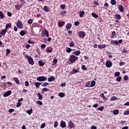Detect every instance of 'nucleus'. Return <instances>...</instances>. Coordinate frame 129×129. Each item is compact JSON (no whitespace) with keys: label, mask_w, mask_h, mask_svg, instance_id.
<instances>
[{"label":"nucleus","mask_w":129,"mask_h":129,"mask_svg":"<svg viewBox=\"0 0 129 129\" xmlns=\"http://www.w3.org/2000/svg\"><path fill=\"white\" fill-rule=\"evenodd\" d=\"M70 62L71 64H73V63H75L77 60H78V57L75 56L74 54H72L70 55Z\"/></svg>","instance_id":"f257e3e1"},{"label":"nucleus","mask_w":129,"mask_h":129,"mask_svg":"<svg viewBox=\"0 0 129 129\" xmlns=\"http://www.w3.org/2000/svg\"><path fill=\"white\" fill-rule=\"evenodd\" d=\"M25 57L28 59L29 64H30V65H34L35 64V62H34V60L33 59V58L31 57V56L26 55L25 56Z\"/></svg>","instance_id":"f03ea898"},{"label":"nucleus","mask_w":129,"mask_h":129,"mask_svg":"<svg viewBox=\"0 0 129 129\" xmlns=\"http://www.w3.org/2000/svg\"><path fill=\"white\" fill-rule=\"evenodd\" d=\"M122 43V39H120L119 41L111 40L110 41L111 45H118Z\"/></svg>","instance_id":"7ed1b4c3"},{"label":"nucleus","mask_w":129,"mask_h":129,"mask_svg":"<svg viewBox=\"0 0 129 129\" xmlns=\"http://www.w3.org/2000/svg\"><path fill=\"white\" fill-rule=\"evenodd\" d=\"M37 80L39 82H42V81H46V80H47V78L44 76H40L37 78Z\"/></svg>","instance_id":"20e7f679"},{"label":"nucleus","mask_w":129,"mask_h":129,"mask_svg":"<svg viewBox=\"0 0 129 129\" xmlns=\"http://www.w3.org/2000/svg\"><path fill=\"white\" fill-rule=\"evenodd\" d=\"M41 35L42 37H45V36H46L47 38H49V31L46 29L43 30Z\"/></svg>","instance_id":"39448f33"},{"label":"nucleus","mask_w":129,"mask_h":129,"mask_svg":"<svg viewBox=\"0 0 129 129\" xmlns=\"http://www.w3.org/2000/svg\"><path fill=\"white\" fill-rule=\"evenodd\" d=\"M17 26L19 29H23V22L20 21V20L17 23Z\"/></svg>","instance_id":"423d86ee"},{"label":"nucleus","mask_w":129,"mask_h":129,"mask_svg":"<svg viewBox=\"0 0 129 129\" xmlns=\"http://www.w3.org/2000/svg\"><path fill=\"white\" fill-rule=\"evenodd\" d=\"M12 94V91L9 90L6 92L4 94L3 96L4 97H8V96H10Z\"/></svg>","instance_id":"0eeeda50"},{"label":"nucleus","mask_w":129,"mask_h":129,"mask_svg":"<svg viewBox=\"0 0 129 129\" xmlns=\"http://www.w3.org/2000/svg\"><path fill=\"white\" fill-rule=\"evenodd\" d=\"M74 127V123L72 120H70L68 122V127L69 128H73Z\"/></svg>","instance_id":"6e6552de"},{"label":"nucleus","mask_w":129,"mask_h":129,"mask_svg":"<svg viewBox=\"0 0 129 129\" xmlns=\"http://www.w3.org/2000/svg\"><path fill=\"white\" fill-rule=\"evenodd\" d=\"M106 66L107 68H110L112 66V62L109 60L106 61Z\"/></svg>","instance_id":"1a4fd4ad"},{"label":"nucleus","mask_w":129,"mask_h":129,"mask_svg":"<svg viewBox=\"0 0 129 129\" xmlns=\"http://www.w3.org/2000/svg\"><path fill=\"white\" fill-rule=\"evenodd\" d=\"M118 9L119 10V11H120V12L121 13H124V11L123 10H124V8H123V6H122V5H119L118 6Z\"/></svg>","instance_id":"9d476101"},{"label":"nucleus","mask_w":129,"mask_h":129,"mask_svg":"<svg viewBox=\"0 0 129 129\" xmlns=\"http://www.w3.org/2000/svg\"><path fill=\"white\" fill-rule=\"evenodd\" d=\"M60 124L61 127H62V128L66 127V122L64 121L63 120H62L60 121Z\"/></svg>","instance_id":"9b49d317"},{"label":"nucleus","mask_w":129,"mask_h":129,"mask_svg":"<svg viewBox=\"0 0 129 129\" xmlns=\"http://www.w3.org/2000/svg\"><path fill=\"white\" fill-rule=\"evenodd\" d=\"M6 33H8V30L6 29H3L1 32H0V35H2V36H5L6 35Z\"/></svg>","instance_id":"f8f14e48"},{"label":"nucleus","mask_w":129,"mask_h":129,"mask_svg":"<svg viewBox=\"0 0 129 129\" xmlns=\"http://www.w3.org/2000/svg\"><path fill=\"white\" fill-rule=\"evenodd\" d=\"M79 14L80 18H83V17H84V15H85V11H79Z\"/></svg>","instance_id":"ddd939ff"},{"label":"nucleus","mask_w":129,"mask_h":129,"mask_svg":"<svg viewBox=\"0 0 129 129\" xmlns=\"http://www.w3.org/2000/svg\"><path fill=\"white\" fill-rule=\"evenodd\" d=\"M52 51H53V48L50 47H47L46 49V53H52Z\"/></svg>","instance_id":"4468645a"},{"label":"nucleus","mask_w":129,"mask_h":129,"mask_svg":"<svg viewBox=\"0 0 129 129\" xmlns=\"http://www.w3.org/2000/svg\"><path fill=\"white\" fill-rule=\"evenodd\" d=\"M114 17L116 20H118V21H120V20H121V16L119 14H115Z\"/></svg>","instance_id":"2eb2a0df"},{"label":"nucleus","mask_w":129,"mask_h":129,"mask_svg":"<svg viewBox=\"0 0 129 129\" xmlns=\"http://www.w3.org/2000/svg\"><path fill=\"white\" fill-rule=\"evenodd\" d=\"M26 34H27V31L26 30H22L20 32V35H21L22 37L25 36Z\"/></svg>","instance_id":"dca6fc26"},{"label":"nucleus","mask_w":129,"mask_h":129,"mask_svg":"<svg viewBox=\"0 0 129 129\" xmlns=\"http://www.w3.org/2000/svg\"><path fill=\"white\" fill-rule=\"evenodd\" d=\"M12 28V23H8L6 25L5 29L8 31L9 29H11Z\"/></svg>","instance_id":"f3484780"},{"label":"nucleus","mask_w":129,"mask_h":129,"mask_svg":"<svg viewBox=\"0 0 129 129\" xmlns=\"http://www.w3.org/2000/svg\"><path fill=\"white\" fill-rule=\"evenodd\" d=\"M15 7L16 10H17L18 11H20L21 7H23V5L21 4L20 5V4H18V5H16Z\"/></svg>","instance_id":"a211bd4d"},{"label":"nucleus","mask_w":129,"mask_h":129,"mask_svg":"<svg viewBox=\"0 0 129 129\" xmlns=\"http://www.w3.org/2000/svg\"><path fill=\"white\" fill-rule=\"evenodd\" d=\"M72 27V24L71 23H68L66 25V28L67 30H70Z\"/></svg>","instance_id":"6ab92c4d"},{"label":"nucleus","mask_w":129,"mask_h":129,"mask_svg":"<svg viewBox=\"0 0 129 129\" xmlns=\"http://www.w3.org/2000/svg\"><path fill=\"white\" fill-rule=\"evenodd\" d=\"M79 36L81 38H84V37H85V33L83 31H80L79 33Z\"/></svg>","instance_id":"aec40b11"},{"label":"nucleus","mask_w":129,"mask_h":129,"mask_svg":"<svg viewBox=\"0 0 129 129\" xmlns=\"http://www.w3.org/2000/svg\"><path fill=\"white\" fill-rule=\"evenodd\" d=\"M106 44H103V45L99 44L98 45V48L99 49H104V48H106Z\"/></svg>","instance_id":"412c9836"},{"label":"nucleus","mask_w":129,"mask_h":129,"mask_svg":"<svg viewBox=\"0 0 129 129\" xmlns=\"http://www.w3.org/2000/svg\"><path fill=\"white\" fill-rule=\"evenodd\" d=\"M111 38L113 39V38H116V33L115 31H112L111 34Z\"/></svg>","instance_id":"4be33fe9"},{"label":"nucleus","mask_w":129,"mask_h":129,"mask_svg":"<svg viewBox=\"0 0 129 129\" xmlns=\"http://www.w3.org/2000/svg\"><path fill=\"white\" fill-rule=\"evenodd\" d=\"M13 80L16 82V84H19V83H20V80L17 77L13 78Z\"/></svg>","instance_id":"5701e85b"},{"label":"nucleus","mask_w":129,"mask_h":129,"mask_svg":"<svg viewBox=\"0 0 129 129\" xmlns=\"http://www.w3.org/2000/svg\"><path fill=\"white\" fill-rule=\"evenodd\" d=\"M54 80H55V77L53 76H51L48 79V82H52V81H54Z\"/></svg>","instance_id":"b1692460"},{"label":"nucleus","mask_w":129,"mask_h":129,"mask_svg":"<svg viewBox=\"0 0 129 129\" xmlns=\"http://www.w3.org/2000/svg\"><path fill=\"white\" fill-rule=\"evenodd\" d=\"M100 96H101V97L103 98V100H107V98H106L105 96H104V93L100 94Z\"/></svg>","instance_id":"393cba45"},{"label":"nucleus","mask_w":129,"mask_h":129,"mask_svg":"<svg viewBox=\"0 0 129 129\" xmlns=\"http://www.w3.org/2000/svg\"><path fill=\"white\" fill-rule=\"evenodd\" d=\"M41 84H42V83H39L38 82H36L35 83V85L36 88H39V87H40V85H41Z\"/></svg>","instance_id":"a878e982"},{"label":"nucleus","mask_w":129,"mask_h":129,"mask_svg":"<svg viewBox=\"0 0 129 129\" xmlns=\"http://www.w3.org/2000/svg\"><path fill=\"white\" fill-rule=\"evenodd\" d=\"M37 95L38 96L39 100H42V99H43V96L40 93H38Z\"/></svg>","instance_id":"bb28decb"},{"label":"nucleus","mask_w":129,"mask_h":129,"mask_svg":"<svg viewBox=\"0 0 129 129\" xmlns=\"http://www.w3.org/2000/svg\"><path fill=\"white\" fill-rule=\"evenodd\" d=\"M38 64L39 65V66H44V65H45V62H43V60H39L38 61Z\"/></svg>","instance_id":"cd10ccee"},{"label":"nucleus","mask_w":129,"mask_h":129,"mask_svg":"<svg viewBox=\"0 0 129 129\" xmlns=\"http://www.w3.org/2000/svg\"><path fill=\"white\" fill-rule=\"evenodd\" d=\"M58 96L59 97L63 98L65 96V93H64L63 92L59 93H58Z\"/></svg>","instance_id":"c85d7f7f"},{"label":"nucleus","mask_w":129,"mask_h":129,"mask_svg":"<svg viewBox=\"0 0 129 129\" xmlns=\"http://www.w3.org/2000/svg\"><path fill=\"white\" fill-rule=\"evenodd\" d=\"M80 50H76L74 53V54L75 55H76V56H79V55H80Z\"/></svg>","instance_id":"c756f323"},{"label":"nucleus","mask_w":129,"mask_h":129,"mask_svg":"<svg viewBox=\"0 0 129 129\" xmlns=\"http://www.w3.org/2000/svg\"><path fill=\"white\" fill-rule=\"evenodd\" d=\"M120 75V72H116L114 73V77H119Z\"/></svg>","instance_id":"7c9ffc66"},{"label":"nucleus","mask_w":129,"mask_h":129,"mask_svg":"<svg viewBox=\"0 0 129 129\" xmlns=\"http://www.w3.org/2000/svg\"><path fill=\"white\" fill-rule=\"evenodd\" d=\"M43 10L44 12H49V7H48L47 6H45L44 7Z\"/></svg>","instance_id":"2f4dec72"},{"label":"nucleus","mask_w":129,"mask_h":129,"mask_svg":"<svg viewBox=\"0 0 129 129\" xmlns=\"http://www.w3.org/2000/svg\"><path fill=\"white\" fill-rule=\"evenodd\" d=\"M92 16L93 17V18H95V19H97L98 18V15L94 13H92Z\"/></svg>","instance_id":"473e14b6"},{"label":"nucleus","mask_w":129,"mask_h":129,"mask_svg":"<svg viewBox=\"0 0 129 129\" xmlns=\"http://www.w3.org/2000/svg\"><path fill=\"white\" fill-rule=\"evenodd\" d=\"M0 18L1 19H3L5 18V15L4 14V13L2 11H0Z\"/></svg>","instance_id":"72a5a7b5"},{"label":"nucleus","mask_w":129,"mask_h":129,"mask_svg":"<svg viewBox=\"0 0 129 129\" xmlns=\"http://www.w3.org/2000/svg\"><path fill=\"white\" fill-rule=\"evenodd\" d=\"M70 47H74L75 46V43L74 41H72L69 44Z\"/></svg>","instance_id":"f704fd0d"},{"label":"nucleus","mask_w":129,"mask_h":129,"mask_svg":"<svg viewBox=\"0 0 129 129\" xmlns=\"http://www.w3.org/2000/svg\"><path fill=\"white\" fill-rule=\"evenodd\" d=\"M113 113L114 114V115H116V114H118V113H119V110H114L113 111Z\"/></svg>","instance_id":"c9c22d12"},{"label":"nucleus","mask_w":129,"mask_h":129,"mask_svg":"<svg viewBox=\"0 0 129 129\" xmlns=\"http://www.w3.org/2000/svg\"><path fill=\"white\" fill-rule=\"evenodd\" d=\"M117 100V97L113 96L110 98V101H114V100Z\"/></svg>","instance_id":"e433bc0d"},{"label":"nucleus","mask_w":129,"mask_h":129,"mask_svg":"<svg viewBox=\"0 0 129 129\" xmlns=\"http://www.w3.org/2000/svg\"><path fill=\"white\" fill-rule=\"evenodd\" d=\"M27 113H28L29 115H31L32 114V113L33 112V109L31 108L30 110H28L26 111Z\"/></svg>","instance_id":"4c0bfd02"},{"label":"nucleus","mask_w":129,"mask_h":129,"mask_svg":"<svg viewBox=\"0 0 129 129\" xmlns=\"http://www.w3.org/2000/svg\"><path fill=\"white\" fill-rule=\"evenodd\" d=\"M111 5H112V6H115V5H116V1L111 0Z\"/></svg>","instance_id":"58836bf2"},{"label":"nucleus","mask_w":129,"mask_h":129,"mask_svg":"<svg viewBox=\"0 0 129 129\" xmlns=\"http://www.w3.org/2000/svg\"><path fill=\"white\" fill-rule=\"evenodd\" d=\"M33 22H34V21L33 20V19H30L28 20V24H29V25H31V24H33Z\"/></svg>","instance_id":"ea45409f"},{"label":"nucleus","mask_w":129,"mask_h":129,"mask_svg":"<svg viewBox=\"0 0 129 129\" xmlns=\"http://www.w3.org/2000/svg\"><path fill=\"white\" fill-rule=\"evenodd\" d=\"M48 85H49L48 83L44 82L43 84L41 85V86H42V87H46V86H48Z\"/></svg>","instance_id":"a19ab883"},{"label":"nucleus","mask_w":129,"mask_h":129,"mask_svg":"<svg viewBox=\"0 0 129 129\" xmlns=\"http://www.w3.org/2000/svg\"><path fill=\"white\" fill-rule=\"evenodd\" d=\"M71 51H72V49H71L70 47H68L66 48V51L67 53H71Z\"/></svg>","instance_id":"79ce46f5"},{"label":"nucleus","mask_w":129,"mask_h":129,"mask_svg":"<svg viewBox=\"0 0 129 129\" xmlns=\"http://www.w3.org/2000/svg\"><path fill=\"white\" fill-rule=\"evenodd\" d=\"M39 26V24L37 23H33L32 26L33 27V28H36L37 27H38Z\"/></svg>","instance_id":"37998d69"},{"label":"nucleus","mask_w":129,"mask_h":129,"mask_svg":"<svg viewBox=\"0 0 129 129\" xmlns=\"http://www.w3.org/2000/svg\"><path fill=\"white\" fill-rule=\"evenodd\" d=\"M94 86H95V81H92L91 83V87H94Z\"/></svg>","instance_id":"c03bdc74"},{"label":"nucleus","mask_w":129,"mask_h":129,"mask_svg":"<svg viewBox=\"0 0 129 129\" xmlns=\"http://www.w3.org/2000/svg\"><path fill=\"white\" fill-rule=\"evenodd\" d=\"M121 77H120V76H119V77H117L116 78V81L117 82H120V81H121Z\"/></svg>","instance_id":"a18cd8bd"},{"label":"nucleus","mask_w":129,"mask_h":129,"mask_svg":"<svg viewBox=\"0 0 129 129\" xmlns=\"http://www.w3.org/2000/svg\"><path fill=\"white\" fill-rule=\"evenodd\" d=\"M64 25H65V22H64V21H62L61 23L58 24V26L60 27H63V26H64Z\"/></svg>","instance_id":"49530a36"},{"label":"nucleus","mask_w":129,"mask_h":129,"mask_svg":"<svg viewBox=\"0 0 129 129\" xmlns=\"http://www.w3.org/2000/svg\"><path fill=\"white\" fill-rule=\"evenodd\" d=\"M11 53V50L9 49H6V56H8L9 54Z\"/></svg>","instance_id":"de8ad7c7"},{"label":"nucleus","mask_w":129,"mask_h":129,"mask_svg":"<svg viewBox=\"0 0 129 129\" xmlns=\"http://www.w3.org/2000/svg\"><path fill=\"white\" fill-rule=\"evenodd\" d=\"M82 70H84L85 71H86L87 70V68H86V66H85V65H83L82 66Z\"/></svg>","instance_id":"09e8293b"},{"label":"nucleus","mask_w":129,"mask_h":129,"mask_svg":"<svg viewBox=\"0 0 129 129\" xmlns=\"http://www.w3.org/2000/svg\"><path fill=\"white\" fill-rule=\"evenodd\" d=\"M123 79L125 81H127V80H128V76L125 75L123 77Z\"/></svg>","instance_id":"8fccbe9b"},{"label":"nucleus","mask_w":129,"mask_h":129,"mask_svg":"<svg viewBox=\"0 0 129 129\" xmlns=\"http://www.w3.org/2000/svg\"><path fill=\"white\" fill-rule=\"evenodd\" d=\"M66 8V6H65V5L61 4L60 5V9H61L62 10H64Z\"/></svg>","instance_id":"3c124183"},{"label":"nucleus","mask_w":129,"mask_h":129,"mask_svg":"<svg viewBox=\"0 0 129 129\" xmlns=\"http://www.w3.org/2000/svg\"><path fill=\"white\" fill-rule=\"evenodd\" d=\"M58 121H55L54 124V127H57L58 126Z\"/></svg>","instance_id":"603ef678"},{"label":"nucleus","mask_w":129,"mask_h":129,"mask_svg":"<svg viewBox=\"0 0 129 129\" xmlns=\"http://www.w3.org/2000/svg\"><path fill=\"white\" fill-rule=\"evenodd\" d=\"M104 7L105 9H107V8H108V3H105L104 4Z\"/></svg>","instance_id":"864d4df0"},{"label":"nucleus","mask_w":129,"mask_h":129,"mask_svg":"<svg viewBox=\"0 0 129 129\" xmlns=\"http://www.w3.org/2000/svg\"><path fill=\"white\" fill-rule=\"evenodd\" d=\"M46 47H47V45H46V44H42L41 45V49H44V48H46Z\"/></svg>","instance_id":"5fc2aeb1"},{"label":"nucleus","mask_w":129,"mask_h":129,"mask_svg":"<svg viewBox=\"0 0 129 129\" xmlns=\"http://www.w3.org/2000/svg\"><path fill=\"white\" fill-rule=\"evenodd\" d=\"M79 69H77V70H74L73 71L74 72V74H75L76 73H78L79 72Z\"/></svg>","instance_id":"6e6d98bb"},{"label":"nucleus","mask_w":129,"mask_h":129,"mask_svg":"<svg viewBox=\"0 0 129 129\" xmlns=\"http://www.w3.org/2000/svg\"><path fill=\"white\" fill-rule=\"evenodd\" d=\"M98 110H100V111H102L103 109H104V107L102 106L98 108Z\"/></svg>","instance_id":"4d7b16f0"},{"label":"nucleus","mask_w":129,"mask_h":129,"mask_svg":"<svg viewBox=\"0 0 129 129\" xmlns=\"http://www.w3.org/2000/svg\"><path fill=\"white\" fill-rule=\"evenodd\" d=\"M90 85V81H88L85 85V87H89Z\"/></svg>","instance_id":"13d9d810"},{"label":"nucleus","mask_w":129,"mask_h":129,"mask_svg":"<svg viewBox=\"0 0 129 129\" xmlns=\"http://www.w3.org/2000/svg\"><path fill=\"white\" fill-rule=\"evenodd\" d=\"M37 104H39V105H42L43 104V102L41 101H37L36 102Z\"/></svg>","instance_id":"bf43d9fd"},{"label":"nucleus","mask_w":129,"mask_h":129,"mask_svg":"<svg viewBox=\"0 0 129 129\" xmlns=\"http://www.w3.org/2000/svg\"><path fill=\"white\" fill-rule=\"evenodd\" d=\"M60 16H63V15H66V11H63L60 13Z\"/></svg>","instance_id":"052dcab7"},{"label":"nucleus","mask_w":129,"mask_h":129,"mask_svg":"<svg viewBox=\"0 0 129 129\" xmlns=\"http://www.w3.org/2000/svg\"><path fill=\"white\" fill-rule=\"evenodd\" d=\"M14 111H15V109L11 108L9 110V112H10V113H12V112H14Z\"/></svg>","instance_id":"680f3d73"},{"label":"nucleus","mask_w":129,"mask_h":129,"mask_svg":"<svg viewBox=\"0 0 129 129\" xmlns=\"http://www.w3.org/2000/svg\"><path fill=\"white\" fill-rule=\"evenodd\" d=\"M42 91H49V89L47 88H44L43 89H42Z\"/></svg>","instance_id":"e2e57ef3"},{"label":"nucleus","mask_w":129,"mask_h":129,"mask_svg":"<svg viewBox=\"0 0 129 129\" xmlns=\"http://www.w3.org/2000/svg\"><path fill=\"white\" fill-rule=\"evenodd\" d=\"M124 115H127L129 114V111H126L123 113Z\"/></svg>","instance_id":"0e129e2a"},{"label":"nucleus","mask_w":129,"mask_h":129,"mask_svg":"<svg viewBox=\"0 0 129 129\" xmlns=\"http://www.w3.org/2000/svg\"><path fill=\"white\" fill-rule=\"evenodd\" d=\"M91 129H97V127H96L95 125H92L91 126Z\"/></svg>","instance_id":"69168bd1"},{"label":"nucleus","mask_w":129,"mask_h":129,"mask_svg":"<svg viewBox=\"0 0 129 129\" xmlns=\"http://www.w3.org/2000/svg\"><path fill=\"white\" fill-rule=\"evenodd\" d=\"M21 103L18 102L17 103L16 106H17V107H20V106H21Z\"/></svg>","instance_id":"338daca9"},{"label":"nucleus","mask_w":129,"mask_h":129,"mask_svg":"<svg viewBox=\"0 0 129 129\" xmlns=\"http://www.w3.org/2000/svg\"><path fill=\"white\" fill-rule=\"evenodd\" d=\"M7 15L8 17H12V12H8L7 13Z\"/></svg>","instance_id":"774afa93"}]
</instances>
